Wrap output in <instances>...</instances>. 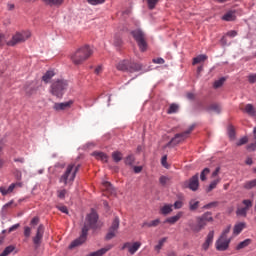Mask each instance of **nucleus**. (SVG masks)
I'll use <instances>...</instances> for the list:
<instances>
[{"label":"nucleus","mask_w":256,"mask_h":256,"mask_svg":"<svg viewBox=\"0 0 256 256\" xmlns=\"http://www.w3.org/2000/svg\"><path fill=\"white\" fill-rule=\"evenodd\" d=\"M97 221H99V215L92 211L90 214H87L84 225L81 230V235L71 242L69 245V249H75V247H79V245H83L87 241V235H89L90 229H97Z\"/></svg>","instance_id":"nucleus-1"},{"label":"nucleus","mask_w":256,"mask_h":256,"mask_svg":"<svg viewBox=\"0 0 256 256\" xmlns=\"http://www.w3.org/2000/svg\"><path fill=\"white\" fill-rule=\"evenodd\" d=\"M93 55V48L89 45H84L78 48L72 55L71 61L74 65H81Z\"/></svg>","instance_id":"nucleus-2"},{"label":"nucleus","mask_w":256,"mask_h":256,"mask_svg":"<svg viewBox=\"0 0 256 256\" xmlns=\"http://www.w3.org/2000/svg\"><path fill=\"white\" fill-rule=\"evenodd\" d=\"M31 37V31L26 30L22 32H17L10 41L7 42V39L5 38V35L0 34V47H3V45H8V47H15V45L19 43H24V41H27Z\"/></svg>","instance_id":"nucleus-3"},{"label":"nucleus","mask_w":256,"mask_h":256,"mask_svg":"<svg viewBox=\"0 0 256 256\" xmlns=\"http://www.w3.org/2000/svg\"><path fill=\"white\" fill-rule=\"evenodd\" d=\"M213 214L211 212H205L202 216L197 218V225H189L192 231L199 233L201 229L207 226V223L213 221Z\"/></svg>","instance_id":"nucleus-4"},{"label":"nucleus","mask_w":256,"mask_h":256,"mask_svg":"<svg viewBox=\"0 0 256 256\" xmlns=\"http://www.w3.org/2000/svg\"><path fill=\"white\" fill-rule=\"evenodd\" d=\"M69 86L67 80H58L51 85V93L55 97L61 98L63 97V93H65V89Z\"/></svg>","instance_id":"nucleus-5"},{"label":"nucleus","mask_w":256,"mask_h":256,"mask_svg":"<svg viewBox=\"0 0 256 256\" xmlns=\"http://www.w3.org/2000/svg\"><path fill=\"white\" fill-rule=\"evenodd\" d=\"M75 165L69 164L65 173L60 178V183L67 185V181H75V177L77 175V171H79V165L75 167L74 171L73 168ZM72 173V174H71Z\"/></svg>","instance_id":"nucleus-6"},{"label":"nucleus","mask_w":256,"mask_h":256,"mask_svg":"<svg viewBox=\"0 0 256 256\" xmlns=\"http://www.w3.org/2000/svg\"><path fill=\"white\" fill-rule=\"evenodd\" d=\"M75 165L69 164L65 173L60 178V183L67 185V181H75V177L77 175V171H79V165L75 167L74 171L73 168ZM72 173V174H71Z\"/></svg>","instance_id":"nucleus-7"},{"label":"nucleus","mask_w":256,"mask_h":256,"mask_svg":"<svg viewBox=\"0 0 256 256\" xmlns=\"http://www.w3.org/2000/svg\"><path fill=\"white\" fill-rule=\"evenodd\" d=\"M131 35L135 39L138 47L141 51H147V41L145 40V33L142 29H136L131 32Z\"/></svg>","instance_id":"nucleus-8"},{"label":"nucleus","mask_w":256,"mask_h":256,"mask_svg":"<svg viewBox=\"0 0 256 256\" xmlns=\"http://www.w3.org/2000/svg\"><path fill=\"white\" fill-rule=\"evenodd\" d=\"M193 129H195V124L191 125L188 130L182 133L176 134L171 139V141L167 144V147H171V145H179L181 141H185V139L189 137V134L191 133V131H193Z\"/></svg>","instance_id":"nucleus-9"},{"label":"nucleus","mask_w":256,"mask_h":256,"mask_svg":"<svg viewBox=\"0 0 256 256\" xmlns=\"http://www.w3.org/2000/svg\"><path fill=\"white\" fill-rule=\"evenodd\" d=\"M119 223V217H115L108 233L105 236L106 241H111V239L117 235V231H119Z\"/></svg>","instance_id":"nucleus-10"},{"label":"nucleus","mask_w":256,"mask_h":256,"mask_svg":"<svg viewBox=\"0 0 256 256\" xmlns=\"http://www.w3.org/2000/svg\"><path fill=\"white\" fill-rule=\"evenodd\" d=\"M231 244V238H225L223 236H219L216 240L215 248L217 251H227L229 249V245Z\"/></svg>","instance_id":"nucleus-11"},{"label":"nucleus","mask_w":256,"mask_h":256,"mask_svg":"<svg viewBox=\"0 0 256 256\" xmlns=\"http://www.w3.org/2000/svg\"><path fill=\"white\" fill-rule=\"evenodd\" d=\"M122 251L125 249H128V253H130V255H135L138 249H141V242L136 241V242H126L123 244L122 246Z\"/></svg>","instance_id":"nucleus-12"},{"label":"nucleus","mask_w":256,"mask_h":256,"mask_svg":"<svg viewBox=\"0 0 256 256\" xmlns=\"http://www.w3.org/2000/svg\"><path fill=\"white\" fill-rule=\"evenodd\" d=\"M17 187H23V183L16 182L9 185V187L1 186L0 187V193L3 197L10 195V193H13Z\"/></svg>","instance_id":"nucleus-13"},{"label":"nucleus","mask_w":256,"mask_h":256,"mask_svg":"<svg viewBox=\"0 0 256 256\" xmlns=\"http://www.w3.org/2000/svg\"><path fill=\"white\" fill-rule=\"evenodd\" d=\"M184 185L191 191H197V189H199V174L192 176L189 181L184 183Z\"/></svg>","instance_id":"nucleus-14"},{"label":"nucleus","mask_w":256,"mask_h":256,"mask_svg":"<svg viewBox=\"0 0 256 256\" xmlns=\"http://www.w3.org/2000/svg\"><path fill=\"white\" fill-rule=\"evenodd\" d=\"M43 233H45V227L40 224L37 228L35 237L33 238L34 245H41V240L43 239Z\"/></svg>","instance_id":"nucleus-15"},{"label":"nucleus","mask_w":256,"mask_h":256,"mask_svg":"<svg viewBox=\"0 0 256 256\" xmlns=\"http://www.w3.org/2000/svg\"><path fill=\"white\" fill-rule=\"evenodd\" d=\"M73 105V100L61 103H55L53 106L54 111H65V109H69Z\"/></svg>","instance_id":"nucleus-16"},{"label":"nucleus","mask_w":256,"mask_h":256,"mask_svg":"<svg viewBox=\"0 0 256 256\" xmlns=\"http://www.w3.org/2000/svg\"><path fill=\"white\" fill-rule=\"evenodd\" d=\"M113 249V244H109L105 246L104 248H101L95 252H91L89 256H104L107 251H111Z\"/></svg>","instance_id":"nucleus-17"},{"label":"nucleus","mask_w":256,"mask_h":256,"mask_svg":"<svg viewBox=\"0 0 256 256\" xmlns=\"http://www.w3.org/2000/svg\"><path fill=\"white\" fill-rule=\"evenodd\" d=\"M245 227H247V223L245 222H239L235 224L233 228V235L237 237V235L241 234V232L243 231V229H245Z\"/></svg>","instance_id":"nucleus-18"},{"label":"nucleus","mask_w":256,"mask_h":256,"mask_svg":"<svg viewBox=\"0 0 256 256\" xmlns=\"http://www.w3.org/2000/svg\"><path fill=\"white\" fill-rule=\"evenodd\" d=\"M181 217H183V212H178L175 216L168 217L164 221V223H169L170 225H175V223H177V221H179V219H181Z\"/></svg>","instance_id":"nucleus-19"},{"label":"nucleus","mask_w":256,"mask_h":256,"mask_svg":"<svg viewBox=\"0 0 256 256\" xmlns=\"http://www.w3.org/2000/svg\"><path fill=\"white\" fill-rule=\"evenodd\" d=\"M48 7H61L65 0H42Z\"/></svg>","instance_id":"nucleus-20"},{"label":"nucleus","mask_w":256,"mask_h":256,"mask_svg":"<svg viewBox=\"0 0 256 256\" xmlns=\"http://www.w3.org/2000/svg\"><path fill=\"white\" fill-rule=\"evenodd\" d=\"M235 19H237V16L235 15V11L230 10L228 12H226L223 16H222V21H235Z\"/></svg>","instance_id":"nucleus-21"},{"label":"nucleus","mask_w":256,"mask_h":256,"mask_svg":"<svg viewBox=\"0 0 256 256\" xmlns=\"http://www.w3.org/2000/svg\"><path fill=\"white\" fill-rule=\"evenodd\" d=\"M141 69H142L141 64H137L135 62L129 61V66H128L129 73H137V71H141Z\"/></svg>","instance_id":"nucleus-22"},{"label":"nucleus","mask_w":256,"mask_h":256,"mask_svg":"<svg viewBox=\"0 0 256 256\" xmlns=\"http://www.w3.org/2000/svg\"><path fill=\"white\" fill-rule=\"evenodd\" d=\"M161 215H169L173 213V204H164L163 207L160 208Z\"/></svg>","instance_id":"nucleus-23"},{"label":"nucleus","mask_w":256,"mask_h":256,"mask_svg":"<svg viewBox=\"0 0 256 256\" xmlns=\"http://www.w3.org/2000/svg\"><path fill=\"white\" fill-rule=\"evenodd\" d=\"M93 157H96L98 161H102L103 163H107L109 156L103 152H93L92 153Z\"/></svg>","instance_id":"nucleus-24"},{"label":"nucleus","mask_w":256,"mask_h":256,"mask_svg":"<svg viewBox=\"0 0 256 256\" xmlns=\"http://www.w3.org/2000/svg\"><path fill=\"white\" fill-rule=\"evenodd\" d=\"M129 60H122L117 64L118 71H129Z\"/></svg>","instance_id":"nucleus-25"},{"label":"nucleus","mask_w":256,"mask_h":256,"mask_svg":"<svg viewBox=\"0 0 256 256\" xmlns=\"http://www.w3.org/2000/svg\"><path fill=\"white\" fill-rule=\"evenodd\" d=\"M53 77H55V71H53V70H48V71L42 76V81H44V83H49V81H51V79H53Z\"/></svg>","instance_id":"nucleus-26"},{"label":"nucleus","mask_w":256,"mask_h":256,"mask_svg":"<svg viewBox=\"0 0 256 256\" xmlns=\"http://www.w3.org/2000/svg\"><path fill=\"white\" fill-rule=\"evenodd\" d=\"M102 185H103L104 190L107 191V193H110L111 195H113V193H115V188H113V185L110 184V182L103 181Z\"/></svg>","instance_id":"nucleus-27"},{"label":"nucleus","mask_w":256,"mask_h":256,"mask_svg":"<svg viewBox=\"0 0 256 256\" xmlns=\"http://www.w3.org/2000/svg\"><path fill=\"white\" fill-rule=\"evenodd\" d=\"M245 112L248 115H250V117H255V115H256L255 107H253V104H247L245 106Z\"/></svg>","instance_id":"nucleus-28"},{"label":"nucleus","mask_w":256,"mask_h":256,"mask_svg":"<svg viewBox=\"0 0 256 256\" xmlns=\"http://www.w3.org/2000/svg\"><path fill=\"white\" fill-rule=\"evenodd\" d=\"M249 245H251V239L247 238L244 241L240 242L237 246L236 249L237 251L241 250V249H245V247H249Z\"/></svg>","instance_id":"nucleus-29"},{"label":"nucleus","mask_w":256,"mask_h":256,"mask_svg":"<svg viewBox=\"0 0 256 256\" xmlns=\"http://www.w3.org/2000/svg\"><path fill=\"white\" fill-rule=\"evenodd\" d=\"M112 159L115 163H119V161H122L123 159V153H121L120 151H114L112 153Z\"/></svg>","instance_id":"nucleus-30"},{"label":"nucleus","mask_w":256,"mask_h":256,"mask_svg":"<svg viewBox=\"0 0 256 256\" xmlns=\"http://www.w3.org/2000/svg\"><path fill=\"white\" fill-rule=\"evenodd\" d=\"M189 209L190 211H197V209H199V201L195 199L190 200Z\"/></svg>","instance_id":"nucleus-31"},{"label":"nucleus","mask_w":256,"mask_h":256,"mask_svg":"<svg viewBox=\"0 0 256 256\" xmlns=\"http://www.w3.org/2000/svg\"><path fill=\"white\" fill-rule=\"evenodd\" d=\"M167 241V238L164 237L158 241V244L154 247L155 251L157 253H161V249H163V245H165V242Z\"/></svg>","instance_id":"nucleus-32"},{"label":"nucleus","mask_w":256,"mask_h":256,"mask_svg":"<svg viewBox=\"0 0 256 256\" xmlns=\"http://www.w3.org/2000/svg\"><path fill=\"white\" fill-rule=\"evenodd\" d=\"M15 251V246L13 245H10V246H7L3 252L0 254V256H8V255H11V253H13Z\"/></svg>","instance_id":"nucleus-33"},{"label":"nucleus","mask_w":256,"mask_h":256,"mask_svg":"<svg viewBox=\"0 0 256 256\" xmlns=\"http://www.w3.org/2000/svg\"><path fill=\"white\" fill-rule=\"evenodd\" d=\"M203 61H207V55L201 54L193 59V65H197V63H203Z\"/></svg>","instance_id":"nucleus-34"},{"label":"nucleus","mask_w":256,"mask_h":256,"mask_svg":"<svg viewBox=\"0 0 256 256\" xmlns=\"http://www.w3.org/2000/svg\"><path fill=\"white\" fill-rule=\"evenodd\" d=\"M221 183V178H218L210 183V185L207 188V192L210 193V191H213Z\"/></svg>","instance_id":"nucleus-35"},{"label":"nucleus","mask_w":256,"mask_h":256,"mask_svg":"<svg viewBox=\"0 0 256 256\" xmlns=\"http://www.w3.org/2000/svg\"><path fill=\"white\" fill-rule=\"evenodd\" d=\"M247 211H249L247 208H237L236 215L237 217H247Z\"/></svg>","instance_id":"nucleus-36"},{"label":"nucleus","mask_w":256,"mask_h":256,"mask_svg":"<svg viewBox=\"0 0 256 256\" xmlns=\"http://www.w3.org/2000/svg\"><path fill=\"white\" fill-rule=\"evenodd\" d=\"M208 111H213L214 113H221V106L218 104H212L208 107Z\"/></svg>","instance_id":"nucleus-37"},{"label":"nucleus","mask_w":256,"mask_h":256,"mask_svg":"<svg viewBox=\"0 0 256 256\" xmlns=\"http://www.w3.org/2000/svg\"><path fill=\"white\" fill-rule=\"evenodd\" d=\"M211 170L209 168H204L202 172L200 173V179L201 181H207V174L210 173Z\"/></svg>","instance_id":"nucleus-38"},{"label":"nucleus","mask_w":256,"mask_h":256,"mask_svg":"<svg viewBox=\"0 0 256 256\" xmlns=\"http://www.w3.org/2000/svg\"><path fill=\"white\" fill-rule=\"evenodd\" d=\"M223 83H225V77H222L214 82V89H219V87H223Z\"/></svg>","instance_id":"nucleus-39"},{"label":"nucleus","mask_w":256,"mask_h":256,"mask_svg":"<svg viewBox=\"0 0 256 256\" xmlns=\"http://www.w3.org/2000/svg\"><path fill=\"white\" fill-rule=\"evenodd\" d=\"M178 110H179V105H177V104H171L170 107H169V109H168V111H167V113H168L169 115H171V114H173V113H177Z\"/></svg>","instance_id":"nucleus-40"},{"label":"nucleus","mask_w":256,"mask_h":256,"mask_svg":"<svg viewBox=\"0 0 256 256\" xmlns=\"http://www.w3.org/2000/svg\"><path fill=\"white\" fill-rule=\"evenodd\" d=\"M214 237H215V231H213V230H211L209 233H208V235H207V237H206V243H210V245L213 243V239H214Z\"/></svg>","instance_id":"nucleus-41"},{"label":"nucleus","mask_w":256,"mask_h":256,"mask_svg":"<svg viewBox=\"0 0 256 256\" xmlns=\"http://www.w3.org/2000/svg\"><path fill=\"white\" fill-rule=\"evenodd\" d=\"M253 187H256V179L248 181L244 184V189H253Z\"/></svg>","instance_id":"nucleus-42"},{"label":"nucleus","mask_w":256,"mask_h":256,"mask_svg":"<svg viewBox=\"0 0 256 256\" xmlns=\"http://www.w3.org/2000/svg\"><path fill=\"white\" fill-rule=\"evenodd\" d=\"M227 131L230 139H235V127H233V125H229Z\"/></svg>","instance_id":"nucleus-43"},{"label":"nucleus","mask_w":256,"mask_h":256,"mask_svg":"<svg viewBox=\"0 0 256 256\" xmlns=\"http://www.w3.org/2000/svg\"><path fill=\"white\" fill-rule=\"evenodd\" d=\"M125 165H133V163H135V157L133 155H128L126 158H125V161H124Z\"/></svg>","instance_id":"nucleus-44"},{"label":"nucleus","mask_w":256,"mask_h":256,"mask_svg":"<svg viewBox=\"0 0 256 256\" xmlns=\"http://www.w3.org/2000/svg\"><path fill=\"white\" fill-rule=\"evenodd\" d=\"M248 141L249 138H247V136H244L237 141L236 145L237 147H241V145H245V143H247Z\"/></svg>","instance_id":"nucleus-45"},{"label":"nucleus","mask_w":256,"mask_h":256,"mask_svg":"<svg viewBox=\"0 0 256 256\" xmlns=\"http://www.w3.org/2000/svg\"><path fill=\"white\" fill-rule=\"evenodd\" d=\"M87 3H89V5H103V3H105V0H87Z\"/></svg>","instance_id":"nucleus-46"},{"label":"nucleus","mask_w":256,"mask_h":256,"mask_svg":"<svg viewBox=\"0 0 256 256\" xmlns=\"http://www.w3.org/2000/svg\"><path fill=\"white\" fill-rule=\"evenodd\" d=\"M231 232V225H228L221 233L220 237L227 238V235Z\"/></svg>","instance_id":"nucleus-47"},{"label":"nucleus","mask_w":256,"mask_h":256,"mask_svg":"<svg viewBox=\"0 0 256 256\" xmlns=\"http://www.w3.org/2000/svg\"><path fill=\"white\" fill-rule=\"evenodd\" d=\"M243 205H245V209H247L249 211V209H251V207H253V202L249 199L247 200H243L242 201Z\"/></svg>","instance_id":"nucleus-48"},{"label":"nucleus","mask_w":256,"mask_h":256,"mask_svg":"<svg viewBox=\"0 0 256 256\" xmlns=\"http://www.w3.org/2000/svg\"><path fill=\"white\" fill-rule=\"evenodd\" d=\"M148 3V9H153L157 3H159V0H146Z\"/></svg>","instance_id":"nucleus-49"},{"label":"nucleus","mask_w":256,"mask_h":256,"mask_svg":"<svg viewBox=\"0 0 256 256\" xmlns=\"http://www.w3.org/2000/svg\"><path fill=\"white\" fill-rule=\"evenodd\" d=\"M123 43V40H121V37L115 36L114 37V45L115 47H121V44Z\"/></svg>","instance_id":"nucleus-50"},{"label":"nucleus","mask_w":256,"mask_h":256,"mask_svg":"<svg viewBox=\"0 0 256 256\" xmlns=\"http://www.w3.org/2000/svg\"><path fill=\"white\" fill-rule=\"evenodd\" d=\"M159 181H160V184H161V185H167V183L169 182V177H167V176H161L160 179H159Z\"/></svg>","instance_id":"nucleus-51"},{"label":"nucleus","mask_w":256,"mask_h":256,"mask_svg":"<svg viewBox=\"0 0 256 256\" xmlns=\"http://www.w3.org/2000/svg\"><path fill=\"white\" fill-rule=\"evenodd\" d=\"M159 223H161V220L159 218L155 219V220H152L150 222V225H149V228L151 227H157L159 225Z\"/></svg>","instance_id":"nucleus-52"},{"label":"nucleus","mask_w":256,"mask_h":256,"mask_svg":"<svg viewBox=\"0 0 256 256\" xmlns=\"http://www.w3.org/2000/svg\"><path fill=\"white\" fill-rule=\"evenodd\" d=\"M24 237H31V227H24Z\"/></svg>","instance_id":"nucleus-53"},{"label":"nucleus","mask_w":256,"mask_h":256,"mask_svg":"<svg viewBox=\"0 0 256 256\" xmlns=\"http://www.w3.org/2000/svg\"><path fill=\"white\" fill-rule=\"evenodd\" d=\"M172 206L174 207V209H181L183 207V201L177 200Z\"/></svg>","instance_id":"nucleus-54"},{"label":"nucleus","mask_w":256,"mask_h":256,"mask_svg":"<svg viewBox=\"0 0 256 256\" xmlns=\"http://www.w3.org/2000/svg\"><path fill=\"white\" fill-rule=\"evenodd\" d=\"M213 207H217V202H210L203 206V209H211Z\"/></svg>","instance_id":"nucleus-55"},{"label":"nucleus","mask_w":256,"mask_h":256,"mask_svg":"<svg viewBox=\"0 0 256 256\" xmlns=\"http://www.w3.org/2000/svg\"><path fill=\"white\" fill-rule=\"evenodd\" d=\"M57 210L61 211V213H65L66 215L69 213L67 206H57Z\"/></svg>","instance_id":"nucleus-56"},{"label":"nucleus","mask_w":256,"mask_h":256,"mask_svg":"<svg viewBox=\"0 0 256 256\" xmlns=\"http://www.w3.org/2000/svg\"><path fill=\"white\" fill-rule=\"evenodd\" d=\"M95 75H101V73H103V66L102 65H98L95 70H94Z\"/></svg>","instance_id":"nucleus-57"},{"label":"nucleus","mask_w":256,"mask_h":256,"mask_svg":"<svg viewBox=\"0 0 256 256\" xmlns=\"http://www.w3.org/2000/svg\"><path fill=\"white\" fill-rule=\"evenodd\" d=\"M153 63H156V65H163V63H165V59L163 58H154Z\"/></svg>","instance_id":"nucleus-58"},{"label":"nucleus","mask_w":256,"mask_h":256,"mask_svg":"<svg viewBox=\"0 0 256 256\" xmlns=\"http://www.w3.org/2000/svg\"><path fill=\"white\" fill-rule=\"evenodd\" d=\"M21 227V224L17 223L12 225L9 229H8V233H13V231H17V228Z\"/></svg>","instance_id":"nucleus-59"},{"label":"nucleus","mask_w":256,"mask_h":256,"mask_svg":"<svg viewBox=\"0 0 256 256\" xmlns=\"http://www.w3.org/2000/svg\"><path fill=\"white\" fill-rule=\"evenodd\" d=\"M65 195H67V190L63 189V190L58 191L59 199H65Z\"/></svg>","instance_id":"nucleus-60"},{"label":"nucleus","mask_w":256,"mask_h":256,"mask_svg":"<svg viewBox=\"0 0 256 256\" xmlns=\"http://www.w3.org/2000/svg\"><path fill=\"white\" fill-rule=\"evenodd\" d=\"M249 83H256V73L248 76Z\"/></svg>","instance_id":"nucleus-61"},{"label":"nucleus","mask_w":256,"mask_h":256,"mask_svg":"<svg viewBox=\"0 0 256 256\" xmlns=\"http://www.w3.org/2000/svg\"><path fill=\"white\" fill-rule=\"evenodd\" d=\"M161 163H162V166L165 167L166 169L169 167V165H167V155L162 157Z\"/></svg>","instance_id":"nucleus-62"},{"label":"nucleus","mask_w":256,"mask_h":256,"mask_svg":"<svg viewBox=\"0 0 256 256\" xmlns=\"http://www.w3.org/2000/svg\"><path fill=\"white\" fill-rule=\"evenodd\" d=\"M228 37H237V31H235V30H230V31H228L227 32V34H226Z\"/></svg>","instance_id":"nucleus-63"},{"label":"nucleus","mask_w":256,"mask_h":256,"mask_svg":"<svg viewBox=\"0 0 256 256\" xmlns=\"http://www.w3.org/2000/svg\"><path fill=\"white\" fill-rule=\"evenodd\" d=\"M134 173H141L143 171V166H134Z\"/></svg>","instance_id":"nucleus-64"}]
</instances>
